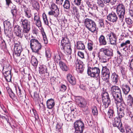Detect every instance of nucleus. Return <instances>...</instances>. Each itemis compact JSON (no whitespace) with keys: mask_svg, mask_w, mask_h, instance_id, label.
<instances>
[{"mask_svg":"<svg viewBox=\"0 0 133 133\" xmlns=\"http://www.w3.org/2000/svg\"><path fill=\"white\" fill-rule=\"evenodd\" d=\"M110 91L115 103H117L122 101L121 91L118 86L116 85L112 86Z\"/></svg>","mask_w":133,"mask_h":133,"instance_id":"nucleus-1","label":"nucleus"},{"mask_svg":"<svg viewBox=\"0 0 133 133\" xmlns=\"http://www.w3.org/2000/svg\"><path fill=\"white\" fill-rule=\"evenodd\" d=\"M20 22L21 24L24 36L27 39L30 35L29 32L30 29V22L26 19L21 18Z\"/></svg>","mask_w":133,"mask_h":133,"instance_id":"nucleus-2","label":"nucleus"},{"mask_svg":"<svg viewBox=\"0 0 133 133\" xmlns=\"http://www.w3.org/2000/svg\"><path fill=\"white\" fill-rule=\"evenodd\" d=\"M30 45L32 52L39 54V51L41 49L42 45L38 41L34 38L31 39L30 41Z\"/></svg>","mask_w":133,"mask_h":133,"instance_id":"nucleus-3","label":"nucleus"},{"mask_svg":"<svg viewBox=\"0 0 133 133\" xmlns=\"http://www.w3.org/2000/svg\"><path fill=\"white\" fill-rule=\"evenodd\" d=\"M84 22L85 27L93 33L96 31V25L94 21L87 18L85 19Z\"/></svg>","mask_w":133,"mask_h":133,"instance_id":"nucleus-4","label":"nucleus"},{"mask_svg":"<svg viewBox=\"0 0 133 133\" xmlns=\"http://www.w3.org/2000/svg\"><path fill=\"white\" fill-rule=\"evenodd\" d=\"M67 38H63L61 41V47L65 53L71 54V49L70 44Z\"/></svg>","mask_w":133,"mask_h":133,"instance_id":"nucleus-5","label":"nucleus"},{"mask_svg":"<svg viewBox=\"0 0 133 133\" xmlns=\"http://www.w3.org/2000/svg\"><path fill=\"white\" fill-rule=\"evenodd\" d=\"M100 69L96 67H88L87 72L88 75L91 77L97 78L100 75Z\"/></svg>","mask_w":133,"mask_h":133,"instance_id":"nucleus-6","label":"nucleus"},{"mask_svg":"<svg viewBox=\"0 0 133 133\" xmlns=\"http://www.w3.org/2000/svg\"><path fill=\"white\" fill-rule=\"evenodd\" d=\"M116 9L119 20L122 22L124 18L125 13V8L124 6L122 4H119L117 5Z\"/></svg>","mask_w":133,"mask_h":133,"instance_id":"nucleus-7","label":"nucleus"},{"mask_svg":"<svg viewBox=\"0 0 133 133\" xmlns=\"http://www.w3.org/2000/svg\"><path fill=\"white\" fill-rule=\"evenodd\" d=\"M106 37L107 39L109 40L111 44L116 45L117 37L116 34L113 32L110 31L107 32Z\"/></svg>","mask_w":133,"mask_h":133,"instance_id":"nucleus-8","label":"nucleus"},{"mask_svg":"<svg viewBox=\"0 0 133 133\" xmlns=\"http://www.w3.org/2000/svg\"><path fill=\"white\" fill-rule=\"evenodd\" d=\"M103 103V107L105 109L108 108L111 103V101L109 94L107 92H104L101 94Z\"/></svg>","mask_w":133,"mask_h":133,"instance_id":"nucleus-9","label":"nucleus"},{"mask_svg":"<svg viewBox=\"0 0 133 133\" xmlns=\"http://www.w3.org/2000/svg\"><path fill=\"white\" fill-rule=\"evenodd\" d=\"M75 99L77 104L80 108H85L86 107L87 102L84 98L80 96H76Z\"/></svg>","mask_w":133,"mask_h":133,"instance_id":"nucleus-10","label":"nucleus"},{"mask_svg":"<svg viewBox=\"0 0 133 133\" xmlns=\"http://www.w3.org/2000/svg\"><path fill=\"white\" fill-rule=\"evenodd\" d=\"M74 62L77 71L79 73H82L85 68V65L83 62L77 58L75 59Z\"/></svg>","mask_w":133,"mask_h":133,"instance_id":"nucleus-11","label":"nucleus"},{"mask_svg":"<svg viewBox=\"0 0 133 133\" xmlns=\"http://www.w3.org/2000/svg\"><path fill=\"white\" fill-rule=\"evenodd\" d=\"M14 54L16 56H19L22 51V48L20 45V43L18 41L16 42H14Z\"/></svg>","mask_w":133,"mask_h":133,"instance_id":"nucleus-12","label":"nucleus"},{"mask_svg":"<svg viewBox=\"0 0 133 133\" xmlns=\"http://www.w3.org/2000/svg\"><path fill=\"white\" fill-rule=\"evenodd\" d=\"M117 0H98L97 3L99 6L103 8L104 6V3L108 4H110L111 5H114Z\"/></svg>","mask_w":133,"mask_h":133,"instance_id":"nucleus-13","label":"nucleus"},{"mask_svg":"<svg viewBox=\"0 0 133 133\" xmlns=\"http://www.w3.org/2000/svg\"><path fill=\"white\" fill-rule=\"evenodd\" d=\"M14 32L17 36L21 38H22L24 35L23 31H22L21 29L18 25H16L14 26Z\"/></svg>","mask_w":133,"mask_h":133,"instance_id":"nucleus-14","label":"nucleus"},{"mask_svg":"<svg viewBox=\"0 0 133 133\" xmlns=\"http://www.w3.org/2000/svg\"><path fill=\"white\" fill-rule=\"evenodd\" d=\"M107 19L110 22L115 23L117 21L118 17L116 13L112 12L107 16Z\"/></svg>","mask_w":133,"mask_h":133,"instance_id":"nucleus-15","label":"nucleus"},{"mask_svg":"<svg viewBox=\"0 0 133 133\" xmlns=\"http://www.w3.org/2000/svg\"><path fill=\"white\" fill-rule=\"evenodd\" d=\"M96 54L102 62L105 63L107 61V59L106 55L104 54V52H102L100 50L99 51L96 53Z\"/></svg>","mask_w":133,"mask_h":133,"instance_id":"nucleus-16","label":"nucleus"},{"mask_svg":"<svg viewBox=\"0 0 133 133\" xmlns=\"http://www.w3.org/2000/svg\"><path fill=\"white\" fill-rule=\"evenodd\" d=\"M6 2V5L8 7H9L10 5L12 6L11 8V11L13 16H15L17 13L16 9L15 8L16 6L13 5L11 0H5Z\"/></svg>","mask_w":133,"mask_h":133,"instance_id":"nucleus-17","label":"nucleus"},{"mask_svg":"<svg viewBox=\"0 0 133 133\" xmlns=\"http://www.w3.org/2000/svg\"><path fill=\"white\" fill-rule=\"evenodd\" d=\"M100 50L108 57L112 56L113 55V50L111 49L103 48L100 49Z\"/></svg>","mask_w":133,"mask_h":133,"instance_id":"nucleus-18","label":"nucleus"},{"mask_svg":"<svg viewBox=\"0 0 133 133\" xmlns=\"http://www.w3.org/2000/svg\"><path fill=\"white\" fill-rule=\"evenodd\" d=\"M22 6V8L23 11V12L24 13L25 16L28 18H30L31 16L30 10L28 9V8L25 5H23Z\"/></svg>","mask_w":133,"mask_h":133,"instance_id":"nucleus-19","label":"nucleus"},{"mask_svg":"<svg viewBox=\"0 0 133 133\" xmlns=\"http://www.w3.org/2000/svg\"><path fill=\"white\" fill-rule=\"evenodd\" d=\"M34 19L35 24L37 26L40 27L42 26V22L38 14L37 13L34 14Z\"/></svg>","mask_w":133,"mask_h":133,"instance_id":"nucleus-20","label":"nucleus"},{"mask_svg":"<svg viewBox=\"0 0 133 133\" xmlns=\"http://www.w3.org/2000/svg\"><path fill=\"white\" fill-rule=\"evenodd\" d=\"M130 42L129 40H127L125 42H122L119 46L120 48H122L121 51H123L125 52H126V50H128V45L130 44Z\"/></svg>","mask_w":133,"mask_h":133,"instance_id":"nucleus-21","label":"nucleus"},{"mask_svg":"<svg viewBox=\"0 0 133 133\" xmlns=\"http://www.w3.org/2000/svg\"><path fill=\"white\" fill-rule=\"evenodd\" d=\"M74 127L75 129L78 130L84 129L83 123L80 121H77L74 123Z\"/></svg>","mask_w":133,"mask_h":133,"instance_id":"nucleus-22","label":"nucleus"},{"mask_svg":"<svg viewBox=\"0 0 133 133\" xmlns=\"http://www.w3.org/2000/svg\"><path fill=\"white\" fill-rule=\"evenodd\" d=\"M66 78L68 81L72 85H75L76 83V79L71 74H69L67 75Z\"/></svg>","mask_w":133,"mask_h":133,"instance_id":"nucleus-23","label":"nucleus"},{"mask_svg":"<svg viewBox=\"0 0 133 133\" xmlns=\"http://www.w3.org/2000/svg\"><path fill=\"white\" fill-rule=\"evenodd\" d=\"M123 92L125 95H127L129 92L130 88L129 86L126 84H123L121 86Z\"/></svg>","mask_w":133,"mask_h":133,"instance_id":"nucleus-24","label":"nucleus"},{"mask_svg":"<svg viewBox=\"0 0 133 133\" xmlns=\"http://www.w3.org/2000/svg\"><path fill=\"white\" fill-rule=\"evenodd\" d=\"M122 125L121 121V118L116 117L114 119V122L113 123V125L114 127H119Z\"/></svg>","mask_w":133,"mask_h":133,"instance_id":"nucleus-25","label":"nucleus"},{"mask_svg":"<svg viewBox=\"0 0 133 133\" xmlns=\"http://www.w3.org/2000/svg\"><path fill=\"white\" fill-rule=\"evenodd\" d=\"M111 78L112 82L114 84H116L119 79V77L115 72H114L111 75Z\"/></svg>","mask_w":133,"mask_h":133,"instance_id":"nucleus-26","label":"nucleus"},{"mask_svg":"<svg viewBox=\"0 0 133 133\" xmlns=\"http://www.w3.org/2000/svg\"><path fill=\"white\" fill-rule=\"evenodd\" d=\"M46 104L47 108L50 109H52L55 105L54 101L52 98L48 99L46 101Z\"/></svg>","mask_w":133,"mask_h":133,"instance_id":"nucleus-27","label":"nucleus"},{"mask_svg":"<svg viewBox=\"0 0 133 133\" xmlns=\"http://www.w3.org/2000/svg\"><path fill=\"white\" fill-rule=\"evenodd\" d=\"M11 71H6L3 72V74L5 79L6 81L10 82L11 80Z\"/></svg>","mask_w":133,"mask_h":133,"instance_id":"nucleus-28","label":"nucleus"},{"mask_svg":"<svg viewBox=\"0 0 133 133\" xmlns=\"http://www.w3.org/2000/svg\"><path fill=\"white\" fill-rule=\"evenodd\" d=\"M46 66L44 65H41L39 67V73L41 74L46 73L48 74Z\"/></svg>","mask_w":133,"mask_h":133,"instance_id":"nucleus-29","label":"nucleus"},{"mask_svg":"<svg viewBox=\"0 0 133 133\" xmlns=\"http://www.w3.org/2000/svg\"><path fill=\"white\" fill-rule=\"evenodd\" d=\"M76 48L77 49L83 50L85 49V45L83 42L81 41H78L76 42Z\"/></svg>","mask_w":133,"mask_h":133,"instance_id":"nucleus-30","label":"nucleus"},{"mask_svg":"<svg viewBox=\"0 0 133 133\" xmlns=\"http://www.w3.org/2000/svg\"><path fill=\"white\" fill-rule=\"evenodd\" d=\"M110 74H101V77L103 81L106 83L109 82Z\"/></svg>","mask_w":133,"mask_h":133,"instance_id":"nucleus-31","label":"nucleus"},{"mask_svg":"<svg viewBox=\"0 0 133 133\" xmlns=\"http://www.w3.org/2000/svg\"><path fill=\"white\" fill-rule=\"evenodd\" d=\"M100 45H106L107 44L105 37L103 35H101L99 37V39Z\"/></svg>","mask_w":133,"mask_h":133,"instance_id":"nucleus-32","label":"nucleus"},{"mask_svg":"<svg viewBox=\"0 0 133 133\" xmlns=\"http://www.w3.org/2000/svg\"><path fill=\"white\" fill-rule=\"evenodd\" d=\"M59 14V9L52 11H50L48 12L49 15H53L56 17H58Z\"/></svg>","mask_w":133,"mask_h":133,"instance_id":"nucleus-33","label":"nucleus"},{"mask_svg":"<svg viewBox=\"0 0 133 133\" xmlns=\"http://www.w3.org/2000/svg\"><path fill=\"white\" fill-rule=\"evenodd\" d=\"M59 65L61 69L63 71H66L68 68L65 64L62 61H59Z\"/></svg>","mask_w":133,"mask_h":133,"instance_id":"nucleus-34","label":"nucleus"},{"mask_svg":"<svg viewBox=\"0 0 133 133\" xmlns=\"http://www.w3.org/2000/svg\"><path fill=\"white\" fill-rule=\"evenodd\" d=\"M16 92L19 97H21L22 96V91L23 89L22 87H20L18 86V87H15Z\"/></svg>","mask_w":133,"mask_h":133,"instance_id":"nucleus-35","label":"nucleus"},{"mask_svg":"<svg viewBox=\"0 0 133 133\" xmlns=\"http://www.w3.org/2000/svg\"><path fill=\"white\" fill-rule=\"evenodd\" d=\"M117 105L119 103H121L119 107V109H120V110H123L124 111H126L127 110V106L125 103L124 101L122 99V101L121 102H118L117 103H115Z\"/></svg>","mask_w":133,"mask_h":133,"instance_id":"nucleus-36","label":"nucleus"},{"mask_svg":"<svg viewBox=\"0 0 133 133\" xmlns=\"http://www.w3.org/2000/svg\"><path fill=\"white\" fill-rule=\"evenodd\" d=\"M4 26V29L9 30L11 27V24L10 22L6 20L4 21L3 22Z\"/></svg>","mask_w":133,"mask_h":133,"instance_id":"nucleus-37","label":"nucleus"},{"mask_svg":"<svg viewBox=\"0 0 133 133\" xmlns=\"http://www.w3.org/2000/svg\"><path fill=\"white\" fill-rule=\"evenodd\" d=\"M71 0H65L63 6L64 8L66 10H68L70 8V1Z\"/></svg>","mask_w":133,"mask_h":133,"instance_id":"nucleus-38","label":"nucleus"},{"mask_svg":"<svg viewBox=\"0 0 133 133\" xmlns=\"http://www.w3.org/2000/svg\"><path fill=\"white\" fill-rule=\"evenodd\" d=\"M31 62L32 64L36 68L38 64L37 59L34 56H32L31 58Z\"/></svg>","mask_w":133,"mask_h":133,"instance_id":"nucleus-39","label":"nucleus"},{"mask_svg":"<svg viewBox=\"0 0 133 133\" xmlns=\"http://www.w3.org/2000/svg\"><path fill=\"white\" fill-rule=\"evenodd\" d=\"M73 12L78 20H79V14L78 11V9L76 6H74L72 9Z\"/></svg>","mask_w":133,"mask_h":133,"instance_id":"nucleus-40","label":"nucleus"},{"mask_svg":"<svg viewBox=\"0 0 133 133\" xmlns=\"http://www.w3.org/2000/svg\"><path fill=\"white\" fill-rule=\"evenodd\" d=\"M126 111L123 110H120V109H118L117 114L118 116V117L121 118L124 116L125 115V112Z\"/></svg>","mask_w":133,"mask_h":133,"instance_id":"nucleus-41","label":"nucleus"},{"mask_svg":"<svg viewBox=\"0 0 133 133\" xmlns=\"http://www.w3.org/2000/svg\"><path fill=\"white\" fill-rule=\"evenodd\" d=\"M127 102L130 105H132L133 104V98L131 95H129L127 97Z\"/></svg>","mask_w":133,"mask_h":133,"instance_id":"nucleus-42","label":"nucleus"},{"mask_svg":"<svg viewBox=\"0 0 133 133\" xmlns=\"http://www.w3.org/2000/svg\"><path fill=\"white\" fill-rule=\"evenodd\" d=\"M32 6L36 10H38L39 9V3L36 1H34L32 2Z\"/></svg>","mask_w":133,"mask_h":133,"instance_id":"nucleus-43","label":"nucleus"},{"mask_svg":"<svg viewBox=\"0 0 133 133\" xmlns=\"http://www.w3.org/2000/svg\"><path fill=\"white\" fill-rule=\"evenodd\" d=\"M110 74L109 70L106 66L102 67L101 74Z\"/></svg>","mask_w":133,"mask_h":133,"instance_id":"nucleus-44","label":"nucleus"},{"mask_svg":"<svg viewBox=\"0 0 133 133\" xmlns=\"http://www.w3.org/2000/svg\"><path fill=\"white\" fill-rule=\"evenodd\" d=\"M92 113L94 116H97L98 114V111L97 107H93L91 108Z\"/></svg>","mask_w":133,"mask_h":133,"instance_id":"nucleus-45","label":"nucleus"},{"mask_svg":"<svg viewBox=\"0 0 133 133\" xmlns=\"http://www.w3.org/2000/svg\"><path fill=\"white\" fill-rule=\"evenodd\" d=\"M114 111L111 109H109L107 112V115L108 117L109 118H112L114 115Z\"/></svg>","mask_w":133,"mask_h":133,"instance_id":"nucleus-46","label":"nucleus"},{"mask_svg":"<svg viewBox=\"0 0 133 133\" xmlns=\"http://www.w3.org/2000/svg\"><path fill=\"white\" fill-rule=\"evenodd\" d=\"M42 17L44 24L47 25H49V22L48 21L47 16L45 13H43L42 15Z\"/></svg>","mask_w":133,"mask_h":133,"instance_id":"nucleus-47","label":"nucleus"},{"mask_svg":"<svg viewBox=\"0 0 133 133\" xmlns=\"http://www.w3.org/2000/svg\"><path fill=\"white\" fill-rule=\"evenodd\" d=\"M125 21L126 23L128 25V26L130 28H131L133 23L131 19L129 18H126L125 19Z\"/></svg>","mask_w":133,"mask_h":133,"instance_id":"nucleus-48","label":"nucleus"},{"mask_svg":"<svg viewBox=\"0 0 133 133\" xmlns=\"http://www.w3.org/2000/svg\"><path fill=\"white\" fill-rule=\"evenodd\" d=\"M99 27L100 28L104 29L105 28V25L102 19H100L98 21Z\"/></svg>","mask_w":133,"mask_h":133,"instance_id":"nucleus-49","label":"nucleus"},{"mask_svg":"<svg viewBox=\"0 0 133 133\" xmlns=\"http://www.w3.org/2000/svg\"><path fill=\"white\" fill-rule=\"evenodd\" d=\"M32 112H33V114H32V116L34 117L36 120L38 119L39 117L36 110L32 109Z\"/></svg>","mask_w":133,"mask_h":133,"instance_id":"nucleus-50","label":"nucleus"},{"mask_svg":"<svg viewBox=\"0 0 133 133\" xmlns=\"http://www.w3.org/2000/svg\"><path fill=\"white\" fill-rule=\"evenodd\" d=\"M8 91L10 97L13 99H14L15 95L11 89H9Z\"/></svg>","mask_w":133,"mask_h":133,"instance_id":"nucleus-51","label":"nucleus"},{"mask_svg":"<svg viewBox=\"0 0 133 133\" xmlns=\"http://www.w3.org/2000/svg\"><path fill=\"white\" fill-rule=\"evenodd\" d=\"M10 66L9 64H8L6 66H4L3 67V72H5L6 71H11V70L10 69Z\"/></svg>","mask_w":133,"mask_h":133,"instance_id":"nucleus-52","label":"nucleus"},{"mask_svg":"<svg viewBox=\"0 0 133 133\" xmlns=\"http://www.w3.org/2000/svg\"><path fill=\"white\" fill-rule=\"evenodd\" d=\"M51 10L50 11H52L54 10H55L58 9V7L57 5H56L54 3H52L51 6Z\"/></svg>","mask_w":133,"mask_h":133,"instance_id":"nucleus-53","label":"nucleus"},{"mask_svg":"<svg viewBox=\"0 0 133 133\" xmlns=\"http://www.w3.org/2000/svg\"><path fill=\"white\" fill-rule=\"evenodd\" d=\"M39 98V94L37 92L34 93V99L35 101H37Z\"/></svg>","mask_w":133,"mask_h":133,"instance_id":"nucleus-54","label":"nucleus"},{"mask_svg":"<svg viewBox=\"0 0 133 133\" xmlns=\"http://www.w3.org/2000/svg\"><path fill=\"white\" fill-rule=\"evenodd\" d=\"M61 58L59 55H57L55 56V61L57 63H58L61 60Z\"/></svg>","mask_w":133,"mask_h":133,"instance_id":"nucleus-55","label":"nucleus"},{"mask_svg":"<svg viewBox=\"0 0 133 133\" xmlns=\"http://www.w3.org/2000/svg\"><path fill=\"white\" fill-rule=\"evenodd\" d=\"M66 89V86L63 84L61 85L60 87V91L64 92L65 91Z\"/></svg>","mask_w":133,"mask_h":133,"instance_id":"nucleus-56","label":"nucleus"},{"mask_svg":"<svg viewBox=\"0 0 133 133\" xmlns=\"http://www.w3.org/2000/svg\"><path fill=\"white\" fill-rule=\"evenodd\" d=\"M42 36L44 43L45 44H47L48 43V40L44 32L42 34Z\"/></svg>","mask_w":133,"mask_h":133,"instance_id":"nucleus-57","label":"nucleus"},{"mask_svg":"<svg viewBox=\"0 0 133 133\" xmlns=\"http://www.w3.org/2000/svg\"><path fill=\"white\" fill-rule=\"evenodd\" d=\"M89 125L91 127H93L94 125L92 119L87 121Z\"/></svg>","mask_w":133,"mask_h":133,"instance_id":"nucleus-58","label":"nucleus"},{"mask_svg":"<svg viewBox=\"0 0 133 133\" xmlns=\"http://www.w3.org/2000/svg\"><path fill=\"white\" fill-rule=\"evenodd\" d=\"M86 4L90 8L93 2L91 0H88L86 1Z\"/></svg>","mask_w":133,"mask_h":133,"instance_id":"nucleus-59","label":"nucleus"},{"mask_svg":"<svg viewBox=\"0 0 133 133\" xmlns=\"http://www.w3.org/2000/svg\"><path fill=\"white\" fill-rule=\"evenodd\" d=\"M130 67L131 69L133 71V57H131L130 61Z\"/></svg>","mask_w":133,"mask_h":133,"instance_id":"nucleus-60","label":"nucleus"},{"mask_svg":"<svg viewBox=\"0 0 133 133\" xmlns=\"http://www.w3.org/2000/svg\"><path fill=\"white\" fill-rule=\"evenodd\" d=\"M88 48L90 51H91L93 49V44L92 43H88Z\"/></svg>","mask_w":133,"mask_h":133,"instance_id":"nucleus-61","label":"nucleus"},{"mask_svg":"<svg viewBox=\"0 0 133 133\" xmlns=\"http://www.w3.org/2000/svg\"><path fill=\"white\" fill-rule=\"evenodd\" d=\"M61 127L62 126L57 123L56 126V130L57 131H60Z\"/></svg>","mask_w":133,"mask_h":133,"instance_id":"nucleus-62","label":"nucleus"},{"mask_svg":"<svg viewBox=\"0 0 133 133\" xmlns=\"http://www.w3.org/2000/svg\"><path fill=\"white\" fill-rule=\"evenodd\" d=\"M92 10H97L98 7L97 5L95 4H94V3L91 5V6L90 8Z\"/></svg>","mask_w":133,"mask_h":133,"instance_id":"nucleus-63","label":"nucleus"},{"mask_svg":"<svg viewBox=\"0 0 133 133\" xmlns=\"http://www.w3.org/2000/svg\"><path fill=\"white\" fill-rule=\"evenodd\" d=\"M92 10H97L98 7L97 5L95 4H94V3L91 5V6L90 8Z\"/></svg>","mask_w":133,"mask_h":133,"instance_id":"nucleus-64","label":"nucleus"}]
</instances>
